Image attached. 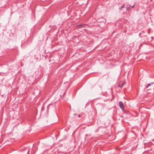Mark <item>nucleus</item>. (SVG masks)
<instances>
[{
	"mask_svg": "<svg viewBox=\"0 0 154 154\" xmlns=\"http://www.w3.org/2000/svg\"><path fill=\"white\" fill-rule=\"evenodd\" d=\"M78 116H79V117H81V116H80V115H78Z\"/></svg>",
	"mask_w": 154,
	"mask_h": 154,
	"instance_id": "obj_6",
	"label": "nucleus"
},
{
	"mask_svg": "<svg viewBox=\"0 0 154 154\" xmlns=\"http://www.w3.org/2000/svg\"><path fill=\"white\" fill-rule=\"evenodd\" d=\"M134 5L132 6V7H131L132 8H133L134 7Z\"/></svg>",
	"mask_w": 154,
	"mask_h": 154,
	"instance_id": "obj_5",
	"label": "nucleus"
},
{
	"mask_svg": "<svg viewBox=\"0 0 154 154\" xmlns=\"http://www.w3.org/2000/svg\"><path fill=\"white\" fill-rule=\"evenodd\" d=\"M127 11L128 10H129V8H127Z\"/></svg>",
	"mask_w": 154,
	"mask_h": 154,
	"instance_id": "obj_7",
	"label": "nucleus"
},
{
	"mask_svg": "<svg viewBox=\"0 0 154 154\" xmlns=\"http://www.w3.org/2000/svg\"><path fill=\"white\" fill-rule=\"evenodd\" d=\"M124 5H123L122 6L119 8V9L120 10H121L122 9V8L124 7Z\"/></svg>",
	"mask_w": 154,
	"mask_h": 154,
	"instance_id": "obj_2",
	"label": "nucleus"
},
{
	"mask_svg": "<svg viewBox=\"0 0 154 154\" xmlns=\"http://www.w3.org/2000/svg\"><path fill=\"white\" fill-rule=\"evenodd\" d=\"M150 84H149L146 87V88H148V86H150Z\"/></svg>",
	"mask_w": 154,
	"mask_h": 154,
	"instance_id": "obj_4",
	"label": "nucleus"
},
{
	"mask_svg": "<svg viewBox=\"0 0 154 154\" xmlns=\"http://www.w3.org/2000/svg\"><path fill=\"white\" fill-rule=\"evenodd\" d=\"M51 104H49V105H48V106H47V110H48V109H49V106H50V105H51Z\"/></svg>",
	"mask_w": 154,
	"mask_h": 154,
	"instance_id": "obj_3",
	"label": "nucleus"
},
{
	"mask_svg": "<svg viewBox=\"0 0 154 154\" xmlns=\"http://www.w3.org/2000/svg\"><path fill=\"white\" fill-rule=\"evenodd\" d=\"M119 107L121 108V109H122L123 110L124 107V106L123 103L122 101H120L119 102Z\"/></svg>",
	"mask_w": 154,
	"mask_h": 154,
	"instance_id": "obj_1",
	"label": "nucleus"
},
{
	"mask_svg": "<svg viewBox=\"0 0 154 154\" xmlns=\"http://www.w3.org/2000/svg\"><path fill=\"white\" fill-rule=\"evenodd\" d=\"M82 25H81L80 26H81V27L82 26Z\"/></svg>",
	"mask_w": 154,
	"mask_h": 154,
	"instance_id": "obj_8",
	"label": "nucleus"
}]
</instances>
